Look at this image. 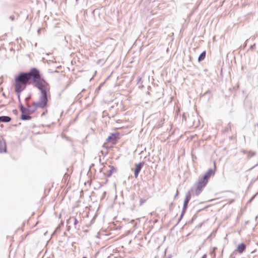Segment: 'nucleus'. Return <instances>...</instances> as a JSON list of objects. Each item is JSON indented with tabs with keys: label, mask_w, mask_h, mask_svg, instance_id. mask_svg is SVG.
<instances>
[{
	"label": "nucleus",
	"mask_w": 258,
	"mask_h": 258,
	"mask_svg": "<svg viewBox=\"0 0 258 258\" xmlns=\"http://www.w3.org/2000/svg\"><path fill=\"white\" fill-rule=\"evenodd\" d=\"M201 258H207V254H204Z\"/></svg>",
	"instance_id": "37"
},
{
	"label": "nucleus",
	"mask_w": 258,
	"mask_h": 258,
	"mask_svg": "<svg viewBox=\"0 0 258 258\" xmlns=\"http://www.w3.org/2000/svg\"><path fill=\"white\" fill-rule=\"evenodd\" d=\"M104 83H105V82H103V83H101L98 87H100V88H101V87L104 85Z\"/></svg>",
	"instance_id": "33"
},
{
	"label": "nucleus",
	"mask_w": 258,
	"mask_h": 258,
	"mask_svg": "<svg viewBox=\"0 0 258 258\" xmlns=\"http://www.w3.org/2000/svg\"><path fill=\"white\" fill-rule=\"evenodd\" d=\"M100 89H101V88H100V87H98L96 89V90H95V93H98L99 92V91H100Z\"/></svg>",
	"instance_id": "28"
},
{
	"label": "nucleus",
	"mask_w": 258,
	"mask_h": 258,
	"mask_svg": "<svg viewBox=\"0 0 258 258\" xmlns=\"http://www.w3.org/2000/svg\"><path fill=\"white\" fill-rule=\"evenodd\" d=\"M215 168L214 169L210 168L202 176L199 177L197 183V186L195 191L196 196H199L203 190L204 188L207 184L210 177L215 173Z\"/></svg>",
	"instance_id": "2"
},
{
	"label": "nucleus",
	"mask_w": 258,
	"mask_h": 258,
	"mask_svg": "<svg viewBox=\"0 0 258 258\" xmlns=\"http://www.w3.org/2000/svg\"><path fill=\"white\" fill-rule=\"evenodd\" d=\"M32 118V117L29 114L21 113L20 116V119L22 120H29L31 119Z\"/></svg>",
	"instance_id": "9"
},
{
	"label": "nucleus",
	"mask_w": 258,
	"mask_h": 258,
	"mask_svg": "<svg viewBox=\"0 0 258 258\" xmlns=\"http://www.w3.org/2000/svg\"><path fill=\"white\" fill-rule=\"evenodd\" d=\"M145 164L144 162H139L138 164H136V167L134 169V175L136 178H137L139 176V174L143 167Z\"/></svg>",
	"instance_id": "4"
},
{
	"label": "nucleus",
	"mask_w": 258,
	"mask_h": 258,
	"mask_svg": "<svg viewBox=\"0 0 258 258\" xmlns=\"http://www.w3.org/2000/svg\"><path fill=\"white\" fill-rule=\"evenodd\" d=\"M258 195V192H256L255 195H254L249 200L248 203H250L252 202V201L253 200V199L255 198V197Z\"/></svg>",
	"instance_id": "19"
},
{
	"label": "nucleus",
	"mask_w": 258,
	"mask_h": 258,
	"mask_svg": "<svg viewBox=\"0 0 258 258\" xmlns=\"http://www.w3.org/2000/svg\"><path fill=\"white\" fill-rule=\"evenodd\" d=\"M206 51H203L199 56L198 57V61L201 62L204 60L206 57Z\"/></svg>",
	"instance_id": "12"
},
{
	"label": "nucleus",
	"mask_w": 258,
	"mask_h": 258,
	"mask_svg": "<svg viewBox=\"0 0 258 258\" xmlns=\"http://www.w3.org/2000/svg\"><path fill=\"white\" fill-rule=\"evenodd\" d=\"M255 155H256L255 152L249 151L248 152V154H247V157L248 158H250L252 157V156H254Z\"/></svg>",
	"instance_id": "14"
},
{
	"label": "nucleus",
	"mask_w": 258,
	"mask_h": 258,
	"mask_svg": "<svg viewBox=\"0 0 258 258\" xmlns=\"http://www.w3.org/2000/svg\"><path fill=\"white\" fill-rule=\"evenodd\" d=\"M202 225H203V223H200L199 224H198V225L197 226V227H201L202 226Z\"/></svg>",
	"instance_id": "34"
},
{
	"label": "nucleus",
	"mask_w": 258,
	"mask_h": 258,
	"mask_svg": "<svg viewBox=\"0 0 258 258\" xmlns=\"http://www.w3.org/2000/svg\"><path fill=\"white\" fill-rule=\"evenodd\" d=\"M182 118H184V119H185V120L186 119L185 115V114H183L182 115Z\"/></svg>",
	"instance_id": "40"
},
{
	"label": "nucleus",
	"mask_w": 258,
	"mask_h": 258,
	"mask_svg": "<svg viewBox=\"0 0 258 258\" xmlns=\"http://www.w3.org/2000/svg\"><path fill=\"white\" fill-rule=\"evenodd\" d=\"M103 194H104V195H105V194H106V191H104V192H103Z\"/></svg>",
	"instance_id": "47"
},
{
	"label": "nucleus",
	"mask_w": 258,
	"mask_h": 258,
	"mask_svg": "<svg viewBox=\"0 0 258 258\" xmlns=\"http://www.w3.org/2000/svg\"><path fill=\"white\" fill-rule=\"evenodd\" d=\"M178 190H177L176 193L174 197V198H176V197L178 196Z\"/></svg>",
	"instance_id": "36"
},
{
	"label": "nucleus",
	"mask_w": 258,
	"mask_h": 258,
	"mask_svg": "<svg viewBox=\"0 0 258 258\" xmlns=\"http://www.w3.org/2000/svg\"><path fill=\"white\" fill-rule=\"evenodd\" d=\"M74 219V225L76 226L78 223V221L76 217H73Z\"/></svg>",
	"instance_id": "21"
},
{
	"label": "nucleus",
	"mask_w": 258,
	"mask_h": 258,
	"mask_svg": "<svg viewBox=\"0 0 258 258\" xmlns=\"http://www.w3.org/2000/svg\"><path fill=\"white\" fill-rule=\"evenodd\" d=\"M3 96L4 97H6V94H5V93H3Z\"/></svg>",
	"instance_id": "44"
},
{
	"label": "nucleus",
	"mask_w": 258,
	"mask_h": 258,
	"mask_svg": "<svg viewBox=\"0 0 258 258\" xmlns=\"http://www.w3.org/2000/svg\"><path fill=\"white\" fill-rule=\"evenodd\" d=\"M102 171H103V168H101V169H100V172H102Z\"/></svg>",
	"instance_id": "46"
},
{
	"label": "nucleus",
	"mask_w": 258,
	"mask_h": 258,
	"mask_svg": "<svg viewBox=\"0 0 258 258\" xmlns=\"http://www.w3.org/2000/svg\"><path fill=\"white\" fill-rule=\"evenodd\" d=\"M46 113H47V110L43 112L41 114V116L44 115Z\"/></svg>",
	"instance_id": "35"
},
{
	"label": "nucleus",
	"mask_w": 258,
	"mask_h": 258,
	"mask_svg": "<svg viewBox=\"0 0 258 258\" xmlns=\"http://www.w3.org/2000/svg\"><path fill=\"white\" fill-rule=\"evenodd\" d=\"M7 146L5 143H3L0 140V153H7Z\"/></svg>",
	"instance_id": "8"
},
{
	"label": "nucleus",
	"mask_w": 258,
	"mask_h": 258,
	"mask_svg": "<svg viewBox=\"0 0 258 258\" xmlns=\"http://www.w3.org/2000/svg\"><path fill=\"white\" fill-rule=\"evenodd\" d=\"M11 120V118L9 116H1L0 122L7 123Z\"/></svg>",
	"instance_id": "10"
},
{
	"label": "nucleus",
	"mask_w": 258,
	"mask_h": 258,
	"mask_svg": "<svg viewBox=\"0 0 258 258\" xmlns=\"http://www.w3.org/2000/svg\"><path fill=\"white\" fill-rule=\"evenodd\" d=\"M48 101V98H47V102L46 103L45 105L44 106L42 107H39V106H37L36 105H33V102L32 105L33 106H35V108L34 109H31L30 108V105H29L28 110L27 111V112L29 114H32L33 113H34L36 111V110H37V108H45L47 106Z\"/></svg>",
	"instance_id": "6"
},
{
	"label": "nucleus",
	"mask_w": 258,
	"mask_h": 258,
	"mask_svg": "<svg viewBox=\"0 0 258 258\" xmlns=\"http://www.w3.org/2000/svg\"><path fill=\"white\" fill-rule=\"evenodd\" d=\"M187 207H188L187 206H185V205H183V207H182V211H181V213L180 214L181 217H183V216L184 215L185 213L186 212Z\"/></svg>",
	"instance_id": "13"
},
{
	"label": "nucleus",
	"mask_w": 258,
	"mask_h": 258,
	"mask_svg": "<svg viewBox=\"0 0 258 258\" xmlns=\"http://www.w3.org/2000/svg\"><path fill=\"white\" fill-rule=\"evenodd\" d=\"M27 107H25L24 106V107H23L22 109L20 110L21 113H25L26 112H27V111L28 110L29 105H27Z\"/></svg>",
	"instance_id": "16"
},
{
	"label": "nucleus",
	"mask_w": 258,
	"mask_h": 258,
	"mask_svg": "<svg viewBox=\"0 0 258 258\" xmlns=\"http://www.w3.org/2000/svg\"><path fill=\"white\" fill-rule=\"evenodd\" d=\"M245 249L246 244L244 243H241L238 245L237 250L239 253H242L245 251Z\"/></svg>",
	"instance_id": "7"
},
{
	"label": "nucleus",
	"mask_w": 258,
	"mask_h": 258,
	"mask_svg": "<svg viewBox=\"0 0 258 258\" xmlns=\"http://www.w3.org/2000/svg\"><path fill=\"white\" fill-rule=\"evenodd\" d=\"M109 167L110 169L107 174V176L108 177H110L114 172H116V169L114 166L109 165Z\"/></svg>",
	"instance_id": "11"
},
{
	"label": "nucleus",
	"mask_w": 258,
	"mask_h": 258,
	"mask_svg": "<svg viewBox=\"0 0 258 258\" xmlns=\"http://www.w3.org/2000/svg\"><path fill=\"white\" fill-rule=\"evenodd\" d=\"M248 41V39L246 40L244 44V47H245L246 46V42Z\"/></svg>",
	"instance_id": "39"
},
{
	"label": "nucleus",
	"mask_w": 258,
	"mask_h": 258,
	"mask_svg": "<svg viewBox=\"0 0 258 258\" xmlns=\"http://www.w3.org/2000/svg\"><path fill=\"white\" fill-rule=\"evenodd\" d=\"M28 85H32L40 93L39 101L33 102V105L41 107L44 106L50 86L36 68H32L28 72H20L15 77V91L17 94H20Z\"/></svg>",
	"instance_id": "1"
},
{
	"label": "nucleus",
	"mask_w": 258,
	"mask_h": 258,
	"mask_svg": "<svg viewBox=\"0 0 258 258\" xmlns=\"http://www.w3.org/2000/svg\"><path fill=\"white\" fill-rule=\"evenodd\" d=\"M146 201V200L145 199H140V205L141 206L144 203H145Z\"/></svg>",
	"instance_id": "20"
},
{
	"label": "nucleus",
	"mask_w": 258,
	"mask_h": 258,
	"mask_svg": "<svg viewBox=\"0 0 258 258\" xmlns=\"http://www.w3.org/2000/svg\"><path fill=\"white\" fill-rule=\"evenodd\" d=\"M17 97H18V101L19 102V104L21 103V99H20V94H17Z\"/></svg>",
	"instance_id": "27"
},
{
	"label": "nucleus",
	"mask_w": 258,
	"mask_h": 258,
	"mask_svg": "<svg viewBox=\"0 0 258 258\" xmlns=\"http://www.w3.org/2000/svg\"><path fill=\"white\" fill-rule=\"evenodd\" d=\"M240 152L243 153V154H247V155L248 154V151H247L244 149H241L240 150Z\"/></svg>",
	"instance_id": "24"
},
{
	"label": "nucleus",
	"mask_w": 258,
	"mask_h": 258,
	"mask_svg": "<svg viewBox=\"0 0 258 258\" xmlns=\"http://www.w3.org/2000/svg\"><path fill=\"white\" fill-rule=\"evenodd\" d=\"M31 98V95L30 94L28 97L25 98L26 101H28Z\"/></svg>",
	"instance_id": "26"
},
{
	"label": "nucleus",
	"mask_w": 258,
	"mask_h": 258,
	"mask_svg": "<svg viewBox=\"0 0 258 258\" xmlns=\"http://www.w3.org/2000/svg\"><path fill=\"white\" fill-rule=\"evenodd\" d=\"M173 205V203H171L170 205H169V207L170 208L171 206H172Z\"/></svg>",
	"instance_id": "42"
},
{
	"label": "nucleus",
	"mask_w": 258,
	"mask_h": 258,
	"mask_svg": "<svg viewBox=\"0 0 258 258\" xmlns=\"http://www.w3.org/2000/svg\"><path fill=\"white\" fill-rule=\"evenodd\" d=\"M94 166V164L92 163L91 164L90 168H91L92 167Z\"/></svg>",
	"instance_id": "41"
},
{
	"label": "nucleus",
	"mask_w": 258,
	"mask_h": 258,
	"mask_svg": "<svg viewBox=\"0 0 258 258\" xmlns=\"http://www.w3.org/2000/svg\"><path fill=\"white\" fill-rule=\"evenodd\" d=\"M9 19L12 21H14L15 20V16H10L9 17Z\"/></svg>",
	"instance_id": "29"
},
{
	"label": "nucleus",
	"mask_w": 258,
	"mask_h": 258,
	"mask_svg": "<svg viewBox=\"0 0 258 258\" xmlns=\"http://www.w3.org/2000/svg\"><path fill=\"white\" fill-rule=\"evenodd\" d=\"M203 210V209H200V210H199V211H201V210Z\"/></svg>",
	"instance_id": "48"
},
{
	"label": "nucleus",
	"mask_w": 258,
	"mask_h": 258,
	"mask_svg": "<svg viewBox=\"0 0 258 258\" xmlns=\"http://www.w3.org/2000/svg\"><path fill=\"white\" fill-rule=\"evenodd\" d=\"M192 191V189H191L190 190H188L186 192V194L185 195V199H184V202H183V205L188 206V203L191 199V192Z\"/></svg>",
	"instance_id": "5"
},
{
	"label": "nucleus",
	"mask_w": 258,
	"mask_h": 258,
	"mask_svg": "<svg viewBox=\"0 0 258 258\" xmlns=\"http://www.w3.org/2000/svg\"><path fill=\"white\" fill-rule=\"evenodd\" d=\"M229 258H235V252H233L230 255Z\"/></svg>",
	"instance_id": "23"
},
{
	"label": "nucleus",
	"mask_w": 258,
	"mask_h": 258,
	"mask_svg": "<svg viewBox=\"0 0 258 258\" xmlns=\"http://www.w3.org/2000/svg\"><path fill=\"white\" fill-rule=\"evenodd\" d=\"M12 112H13V113L14 114H15V115H16L18 114V110H17V109H14V110H13Z\"/></svg>",
	"instance_id": "25"
},
{
	"label": "nucleus",
	"mask_w": 258,
	"mask_h": 258,
	"mask_svg": "<svg viewBox=\"0 0 258 258\" xmlns=\"http://www.w3.org/2000/svg\"><path fill=\"white\" fill-rule=\"evenodd\" d=\"M196 218H197V215H194L193 216L192 219L190 221H189L187 223H186V224H191L194 221V220L196 219Z\"/></svg>",
	"instance_id": "18"
},
{
	"label": "nucleus",
	"mask_w": 258,
	"mask_h": 258,
	"mask_svg": "<svg viewBox=\"0 0 258 258\" xmlns=\"http://www.w3.org/2000/svg\"><path fill=\"white\" fill-rule=\"evenodd\" d=\"M164 118H161L159 121H158V124L157 125V128H160L161 127L162 125L164 123Z\"/></svg>",
	"instance_id": "15"
},
{
	"label": "nucleus",
	"mask_w": 258,
	"mask_h": 258,
	"mask_svg": "<svg viewBox=\"0 0 258 258\" xmlns=\"http://www.w3.org/2000/svg\"><path fill=\"white\" fill-rule=\"evenodd\" d=\"M120 139V135L118 133H113L110 134V135L107 137V138L106 140V142L104 143V144L103 145L102 147L103 148H107L105 146V144L106 143H109V142H115L118 140Z\"/></svg>",
	"instance_id": "3"
},
{
	"label": "nucleus",
	"mask_w": 258,
	"mask_h": 258,
	"mask_svg": "<svg viewBox=\"0 0 258 258\" xmlns=\"http://www.w3.org/2000/svg\"><path fill=\"white\" fill-rule=\"evenodd\" d=\"M231 125H231V123H230V122H229V123L228 124L227 126L224 128V130L223 132H225V133L229 131V130H230V129H231Z\"/></svg>",
	"instance_id": "17"
},
{
	"label": "nucleus",
	"mask_w": 258,
	"mask_h": 258,
	"mask_svg": "<svg viewBox=\"0 0 258 258\" xmlns=\"http://www.w3.org/2000/svg\"><path fill=\"white\" fill-rule=\"evenodd\" d=\"M23 107H24V106L22 104V103H20L19 104V109H20V110L21 109H22Z\"/></svg>",
	"instance_id": "30"
},
{
	"label": "nucleus",
	"mask_w": 258,
	"mask_h": 258,
	"mask_svg": "<svg viewBox=\"0 0 258 258\" xmlns=\"http://www.w3.org/2000/svg\"><path fill=\"white\" fill-rule=\"evenodd\" d=\"M254 46V44L253 45H251L250 46V48H252L253 47V46Z\"/></svg>",
	"instance_id": "45"
},
{
	"label": "nucleus",
	"mask_w": 258,
	"mask_h": 258,
	"mask_svg": "<svg viewBox=\"0 0 258 258\" xmlns=\"http://www.w3.org/2000/svg\"><path fill=\"white\" fill-rule=\"evenodd\" d=\"M101 153L103 155H106L107 154V152H106L105 153H104L103 151H101Z\"/></svg>",
	"instance_id": "32"
},
{
	"label": "nucleus",
	"mask_w": 258,
	"mask_h": 258,
	"mask_svg": "<svg viewBox=\"0 0 258 258\" xmlns=\"http://www.w3.org/2000/svg\"><path fill=\"white\" fill-rule=\"evenodd\" d=\"M70 219L67 220V224H69L70 223Z\"/></svg>",
	"instance_id": "43"
},
{
	"label": "nucleus",
	"mask_w": 258,
	"mask_h": 258,
	"mask_svg": "<svg viewBox=\"0 0 258 258\" xmlns=\"http://www.w3.org/2000/svg\"><path fill=\"white\" fill-rule=\"evenodd\" d=\"M142 81V78L141 77H138V78H137V85H139L140 84V83Z\"/></svg>",
	"instance_id": "22"
},
{
	"label": "nucleus",
	"mask_w": 258,
	"mask_h": 258,
	"mask_svg": "<svg viewBox=\"0 0 258 258\" xmlns=\"http://www.w3.org/2000/svg\"><path fill=\"white\" fill-rule=\"evenodd\" d=\"M182 218H183V217H181V215H180V217H179V219H178V221H177V224H178L180 222V221L181 220V219H182Z\"/></svg>",
	"instance_id": "31"
},
{
	"label": "nucleus",
	"mask_w": 258,
	"mask_h": 258,
	"mask_svg": "<svg viewBox=\"0 0 258 258\" xmlns=\"http://www.w3.org/2000/svg\"><path fill=\"white\" fill-rule=\"evenodd\" d=\"M171 257H172V255L169 254L166 258H171Z\"/></svg>",
	"instance_id": "38"
},
{
	"label": "nucleus",
	"mask_w": 258,
	"mask_h": 258,
	"mask_svg": "<svg viewBox=\"0 0 258 258\" xmlns=\"http://www.w3.org/2000/svg\"><path fill=\"white\" fill-rule=\"evenodd\" d=\"M78 0H76V1H77Z\"/></svg>",
	"instance_id": "49"
}]
</instances>
